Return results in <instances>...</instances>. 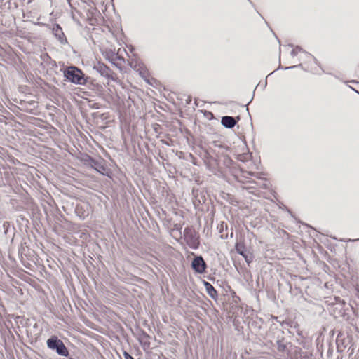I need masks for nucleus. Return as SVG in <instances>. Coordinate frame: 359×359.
<instances>
[{"label": "nucleus", "instance_id": "nucleus-1", "mask_svg": "<svg viewBox=\"0 0 359 359\" xmlns=\"http://www.w3.org/2000/svg\"><path fill=\"white\" fill-rule=\"evenodd\" d=\"M65 79L75 84L82 85L86 81L83 73L77 67L70 66L64 70Z\"/></svg>", "mask_w": 359, "mask_h": 359}, {"label": "nucleus", "instance_id": "nucleus-2", "mask_svg": "<svg viewBox=\"0 0 359 359\" xmlns=\"http://www.w3.org/2000/svg\"><path fill=\"white\" fill-rule=\"evenodd\" d=\"M48 346L51 349H56L58 354L67 356L68 355V351L62 341L57 338L52 337L47 341Z\"/></svg>", "mask_w": 359, "mask_h": 359}, {"label": "nucleus", "instance_id": "nucleus-3", "mask_svg": "<svg viewBox=\"0 0 359 359\" xmlns=\"http://www.w3.org/2000/svg\"><path fill=\"white\" fill-rule=\"evenodd\" d=\"M130 66L137 72L139 73L140 76L144 80L149 76L148 69L145 67L144 64L139 59H132L129 62Z\"/></svg>", "mask_w": 359, "mask_h": 359}, {"label": "nucleus", "instance_id": "nucleus-4", "mask_svg": "<svg viewBox=\"0 0 359 359\" xmlns=\"http://www.w3.org/2000/svg\"><path fill=\"white\" fill-rule=\"evenodd\" d=\"M94 69L99 72L102 76H105L112 80H115L114 74L111 70L104 64L98 62L94 66Z\"/></svg>", "mask_w": 359, "mask_h": 359}, {"label": "nucleus", "instance_id": "nucleus-5", "mask_svg": "<svg viewBox=\"0 0 359 359\" xmlns=\"http://www.w3.org/2000/svg\"><path fill=\"white\" fill-rule=\"evenodd\" d=\"M205 263L201 257L194 258L191 262L192 269L198 273H203L205 270Z\"/></svg>", "mask_w": 359, "mask_h": 359}, {"label": "nucleus", "instance_id": "nucleus-6", "mask_svg": "<svg viewBox=\"0 0 359 359\" xmlns=\"http://www.w3.org/2000/svg\"><path fill=\"white\" fill-rule=\"evenodd\" d=\"M53 33L55 36L60 41V43H64L67 42V39L65 36L62 29L59 25L57 24L53 26Z\"/></svg>", "mask_w": 359, "mask_h": 359}, {"label": "nucleus", "instance_id": "nucleus-7", "mask_svg": "<svg viewBox=\"0 0 359 359\" xmlns=\"http://www.w3.org/2000/svg\"><path fill=\"white\" fill-rule=\"evenodd\" d=\"M222 123L226 128H232L235 126L236 121L231 116H224L222 119Z\"/></svg>", "mask_w": 359, "mask_h": 359}, {"label": "nucleus", "instance_id": "nucleus-8", "mask_svg": "<svg viewBox=\"0 0 359 359\" xmlns=\"http://www.w3.org/2000/svg\"><path fill=\"white\" fill-rule=\"evenodd\" d=\"M145 82L149 84L151 86L158 88L160 87V82L154 78H150L149 76L144 79Z\"/></svg>", "mask_w": 359, "mask_h": 359}, {"label": "nucleus", "instance_id": "nucleus-9", "mask_svg": "<svg viewBox=\"0 0 359 359\" xmlns=\"http://www.w3.org/2000/svg\"><path fill=\"white\" fill-rule=\"evenodd\" d=\"M205 287H206V290L209 294V295L214 298L215 296L216 295V290L214 289V287L208 283H205Z\"/></svg>", "mask_w": 359, "mask_h": 359}, {"label": "nucleus", "instance_id": "nucleus-10", "mask_svg": "<svg viewBox=\"0 0 359 359\" xmlns=\"http://www.w3.org/2000/svg\"><path fill=\"white\" fill-rule=\"evenodd\" d=\"M302 51H303L302 48L300 46H297L295 48H294L292 50L291 53H290L291 56L294 57L297 55L298 53L302 52Z\"/></svg>", "mask_w": 359, "mask_h": 359}, {"label": "nucleus", "instance_id": "nucleus-11", "mask_svg": "<svg viewBox=\"0 0 359 359\" xmlns=\"http://www.w3.org/2000/svg\"><path fill=\"white\" fill-rule=\"evenodd\" d=\"M267 82L266 80L263 81H260L255 88L254 90H257L258 88H264L266 86Z\"/></svg>", "mask_w": 359, "mask_h": 359}, {"label": "nucleus", "instance_id": "nucleus-12", "mask_svg": "<svg viewBox=\"0 0 359 359\" xmlns=\"http://www.w3.org/2000/svg\"><path fill=\"white\" fill-rule=\"evenodd\" d=\"M112 60H113V61H114V60H121V61H123V62H124V61H125L123 57H121V56H118V55H115L114 58H113V59H112ZM113 62V64H114L116 67H118V64L115 63L114 62Z\"/></svg>", "mask_w": 359, "mask_h": 359}, {"label": "nucleus", "instance_id": "nucleus-13", "mask_svg": "<svg viewBox=\"0 0 359 359\" xmlns=\"http://www.w3.org/2000/svg\"><path fill=\"white\" fill-rule=\"evenodd\" d=\"M125 359H134L130 355H129L127 352H124L123 353Z\"/></svg>", "mask_w": 359, "mask_h": 359}, {"label": "nucleus", "instance_id": "nucleus-14", "mask_svg": "<svg viewBox=\"0 0 359 359\" xmlns=\"http://www.w3.org/2000/svg\"><path fill=\"white\" fill-rule=\"evenodd\" d=\"M301 66H302V65H293V66H291V67H286L285 69H293V68H296V67H301Z\"/></svg>", "mask_w": 359, "mask_h": 359}, {"label": "nucleus", "instance_id": "nucleus-15", "mask_svg": "<svg viewBox=\"0 0 359 359\" xmlns=\"http://www.w3.org/2000/svg\"><path fill=\"white\" fill-rule=\"evenodd\" d=\"M245 260H246L247 262H250V260L248 257H245Z\"/></svg>", "mask_w": 359, "mask_h": 359}, {"label": "nucleus", "instance_id": "nucleus-16", "mask_svg": "<svg viewBox=\"0 0 359 359\" xmlns=\"http://www.w3.org/2000/svg\"><path fill=\"white\" fill-rule=\"evenodd\" d=\"M348 87L351 88V90H355L354 88L351 87V86H348Z\"/></svg>", "mask_w": 359, "mask_h": 359}, {"label": "nucleus", "instance_id": "nucleus-17", "mask_svg": "<svg viewBox=\"0 0 359 359\" xmlns=\"http://www.w3.org/2000/svg\"><path fill=\"white\" fill-rule=\"evenodd\" d=\"M357 84H359V82H357Z\"/></svg>", "mask_w": 359, "mask_h": 359}]
</instances>
